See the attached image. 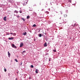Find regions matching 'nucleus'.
I'll list each match as a JSON object with an SVG mask.
<instances>
[{
    "label": "nucleus",
    "mask_w": 80,
    "mask_h": 80,
    "mask_svg": "<svg viewBox=\"0 0 80 80\" xmlns=\"http://www.w3.org/2000/svg\"><path fill=\"white\" fill-rule=\"evenodd\" d=\"M9 2H11V1H10Z\"/></svg>",
    "instance_id": "obj_41"
},
{
    "label": "nucleus",
    "mask_w": 80,
    "mask_h": 80,
    "mask_svg": "<svg viewBox=\"0 0 80 80\" xmlns=\"http://www.w3.org/2000/svg\"><path fill=\"white\" fill-rule=\"evenodd\" d=\"M29 8H30V7H29Z\"/></svg>",
    "instance_id": "obj_40"
},
{
    "label": "nucleus",
    "mask_w": 80,
    "mask_h": 80,
    "mask_svg": "<svg viewBox=\"0 0 80 80\" xmlns=\"http://www.w3.org/2000/svg\"><path fill=\"white\" fill-rule=\"evenodd\" d=\"M43 9H42L41 10H42V11H43Z\"/></svg>",
    "instance_id": "obj_39"
},
{
    "label": "nucleus",
    "mask_w": 80,
    "mask_h": 80,
    "mask_svg": "<svg viewBox=\"0 0 80 80\" xmlns=\"http://www.w3.org/2000/svg\"><path fill=\"white\" fill-rule=\"evenodd\" d=\"M8 39H9V40H13V39H14V38L13 37L9 38H8Z\"/></svg>",
    "instance_id": "obj_3"
},
{
    "label": "nucleus",
    "mask_w": 80,
    "mask_h": 80,
    "mask_svg": "<svg viewBox=\"0 0 80 80\" xmlns=\"http://www.w3.org/2000/svg\"><path fill=\"white\" fill-rule=\"evenodd\" d=\"M47 13H48H48H49V12H47Z\"/></svg>",
    "instance_id": "obj_34"
},
{
    "label": "nucleus",
    "mask_w": 80,
    "mask_h": 80,
    "mask_svg": "<svg viewBox=\"0 0 80 80\" xmlns=\"http://www.w3.org/2000/svg\"><path fill=\"white\" fill-rule=\"evenodd\" d=\"M53 52H57V51H56V50H53Z\"/></svg>",
    "instance_id": "obj_19"
},
{
    "label": "nucleus",
    "mask_w": 80,
    "mask_h": 80,
    "mask_svg": "<svg viewBox=\"0 0 80 80\" xmlns=\"http://www.w3.org/2000/svg\"><path fill=\"white\" fill-rule=\"evenodd\" d=\"M39 37H42V34H41V33L39 34Z\"/></svg>",
    "instance_id": "obj_11"
},
{
    "label": "nucleus",
    "mask_w": 80,
    "mask_h": 80,
    "mask_svg": "<svg viewBox=\"0 0 80 80\" xmlns=\"http://www.w3.org/2000/svg\"><path fill=\"white\" fill-rule=\"evenodd\" d=\"M75 24H74V26H75Z\"/></svg>",
    "instance_id": "obj_42"
},
{
    "label": "nucleus",
    "mask_w": 80,
    "mask_h": 80,
    "mask_svg": "<svg viewBox=\"0 0 80 80\" xmlns=\"http://www.w3.org/2000/svg\"><path fill=\"white\" fill-rule=\"evenodd\" d=\"M23 42H22L20 44V47H23Z\"/></svg>",
    "instance_id": "obj_1"
},
{
    "label": "nucleus",
    "mask_w": 80,
    "mask_h": 80,
    "mask_svg": "<svg viewBox=\"0 0 80 80\" xmlns=\"http://www.w3.org/2000/svg\"><path fill=\"white\" fill-rule=\"evenodd\" d=\"M26 52V51L25 50H24L22 52V53H25Z\"/></svg>",
    "instance_id": "obj_25"
},
{
    "label": "nucleus",
    "mask_w": 80,
    "mask_h": 80,
    "mask_svg": "<svg viewBox=\"0 0 80 80\" xmlns=\"http://www.w3.org/2000/svg\"><path fill=\"white\" fill-rule=\"evenodd\" d=\"M21 20H22L24 22L25 21V19L24 18H22Z\"/></svg>",
    "instance_id": "obj_13"
},
{
    "label": "nucleus",
    "mask_w": 80,
    "mask_h": 80,
    "mask_svg": "<svg viewBox=\"0 0 80 80\" xmlns=\"http://www.w3.org/2000/svg\"><path fill=\"white\" fill-rule=\"evenodd\" d=\"M19 12L20 13H22V12L21 11H20Z\"/></svg>",
    "instance_id": "obj_24"
},
{
    "label": "nucleus",
    "mask_w": 80,
    "mask_h": 80,
    "mask_svg": "<svg viewBox=\"0 0 80 80\" xmlns=\"http://www.w3.org/2000/svg\"><path fill=\"white\" fill-rule=\"evenodd\" d=\"M68 12V10H67V11H66V12H67H67Z\"/></svg>",
    "instance_id": "obj_38"
},
{
    "label": "nucleus",
    "mask_w": 80,
    "mask_h": 80,
    "mask_svg": "<svg viewBox=\"0 0 80 80\" xmlns=\"http://www.w3.org/2000/svg\"><path fill=\"white\" fill-rule=\"evenodd\" d=\"M59 19H61V17L59 18Z\"/></svg>",
    "instance_id": "obj_37"
},
{
    "label": "nucleus",
    "mask_w": 80,
    "mask_h": 80,
    "mask_svg": "<svg viewBox=\"0 0 80 80\" xmlns=\"http://www.w3.org/2000/svg\"><path fill=\"white\" fill-rule=\"evenodd\" d=\"M68 2H70V3H72V1H71V0H69L68 1Z\"/></svg>",
    "instance_id": "obj_21"
},
{
    "label": "nucleus",
    "mask_w": 80,
    "mask_h": 80,
    "mask_svg": "<svg viewBox=\"0 0 80 80\" xmlns=\"http://www.w3.org/2000/svg\"><path fill=\"white\" fill-rule=\"evenodd\" d=\"M4 72H7V69H4Z\"/></svg>",
    "instance_id": "obj_23"
},
{
    "label": "nucleus",
    "mask_w": 80,
    "mask_h": 80,
    "mask_svg": "<svg viewBox=\"0 0 80 80\" xmlns=\"http://www.w3.org/2000/svg\"><path fill=\"white\" fill-rule=\"evenodd\" d=\"M62 21L63 23H67L66 21H64V20L63 19L62 20Z\"/></svg>",
    "instance_id": "obj_5"
},
{
    "label": "nucleus",
    "mask_w": 80,
    "mask_h": 80,
    "mask_svg": "<svg viewBox=\"0 0 80 80\" xmlns=\"http://www.w3.org/2000/svg\"><path fill=\"white\" fill-rule=\"evenodd\" d=\"M13 35H16V33H13Z\"/></svg>",
    "instance_id": "obj_22"
},
{
    "label": "nucleus",
    "mask_w": 80,
    "mask_h": 80,
    "mask_svg": "<svg viewBox=\"0 0 80 80\" xmlns=\"http://www.w3.org/2000/svg\"><path fill=\"white\" fill-rule=\"evenodd\" d=\"M27 4V2H26V4H25V3H24L23 4V6H24V5H26Z\"/></svg>",
    "instance_id": "obj_12"
},
{
    "label": "nucleus",
    "mask_w": 80,
    "mask_h": 80,
    "mask_svg": "<svg viewBox=\"0 0 80 80\" xmlns=\"http://www.w3.org/2000/svg\"><path fill=\"white\" fill-rule=\"evenodd\" d=\"M31 68H33V65H31Z\"/></svg>",
    "instance_id": "obj_20"
},
{
    "label": "nucleus",
    "mask_w": 80,
    "mask_h": 80,
    "mask_svg": "<svg viewBox=\"0 0 80 80\" xmlns=\"http://www.w3.org/2000/svg\"><path fill=\"white\" fill-rule=\"evenodd\" d=\"M40 5H41V3H40Z\"/></svg>",
    "instance_id": "obj_36"
},
{
    "label": "nucleus",
    "mask_w": 80,
    "mask_h": 80,
    "mask_svg": "<svg viewBox=\"0 0 80 80\" xmlns=\"http://www.w3.org/2000/svg\"><path fill=\"white\" fill-rule=\"evenodd\" d=\"M8 55L9 58H10V54L9 53V52H8Z\"/></svg>",
    "instance_id": "obj_4"
},
{
    "label": "nucleus",
    "mask_w": 80,
    "mask_h": 80,
    "mask_svg": "<svg viewBox=\"0 0 80 80\" xmlns=\"http://www.w3.org/2000/svg\"><path fill=\"white\" fill-rule=\"evenodd\" d=\"M49 62H50L51 61V58H49Z\"/></svg>",
    "instance_id": "obj_29"
},
{
    "label": "nucleus",
    "mask_w": 80,
    "mask_h": 80,
    "mask_svg": "<svg viewBox=\"0 0 80 80\" xmlns=\"http://www.w3.org/2000/svg\"><path fill=\"white\" fill-rule=\"evenodd\" d=\"M8 77H10V73H8Z\"/></svg>",
    "instance_id": "obj_17"
},
{
    "label": "nucleus",
    "mask_w": 80,
    "mask_h": 80,
    "mask_svg": "<svg viewBox=\"0 0 80 80\" xmlns=\"http://www.w3.org/2000/svg\"><path fill=\"white\" fill-rule=\"evenodd\" d=\"M15 61H16V62H18V60H17V59H15Z\"/></svg>",
    "instance_id": "obj_18"
},
{
    "label": "nucleus",
    "mask_w": 80,
    "mask_h": 80,
    "mask_svg": "<svg viewBox=\"0 0 80 80\" xmlns=\"http://www.w3.org/2000/svg\"><path fill=\"white\" fill-rule=\"evenodd\" d=\"M38 69L36 70L35 72L36 73H38Z\"/></svg>",
    "instance_id": "obj_9"
},
{
    "label": "nucleus",
    "mask_w": 80,
    "mask_h": 80,
    "mask_svg": "<svg viewBox=\"0 0 80 80\" xmlns=\"http://www.w3.org/2000/svg\"><path fill=\"white\" fill-rule=\"evenodd\" d=\"M29 79H31V77H29Z\"/></svg>",
    "instance_id": "obj_33"
},
{
    "label": "nucleus",
    "mask_w": 80,
    "mask_h": 80,
    "mask_svg": "<svg viewBox=\"0 0 80 80\" xmlns=\"http://www.w3.org/2000/svg\"><path fill=\"white\" fill-rule=\"evenodd\" d=\"M33 27H36V25H35V24H34L33 25Z\"/></svg>",
    "instance_id": "obj_16"
},
{
    "label": "nucleus",
    "mask_w": 80,
    "mask_h": 80,
    "mask_svg": "<svg viewBox=\"0 0 80 80\" xmlns=\"http://www.w3.org/2000/svg\"><path fill=\"white\" fill-rule=\"evenodd\" d=\"M36 4H34V6H36Z\"/></svg>",
    "instance_id": "obj_35"
},
{
    "label": "nucleus",
    "mask_w": 80,
    "mask_h": 80,
    "mask_svg": "<svg viewBox=\"0 0 80 80\" xmlns=\"http://www.w3.org/2000/svg\"><path fill=\"white\" fill-rule=\"evenodd\" d=\"M17 5H20V2H17Z\"/></svg>",
    "instance_id": "obj_15"
},
{
    "label": "nucleus",
    "mask_w": 80,
    "mask_h": 80,
    "mask_svg": "<svg viewBox=\"0 0 80 80\" xmlns=\"http://www.w3.org/2000/svg\"><path fill=\"white\" fill-rule=\"evenodd\" d=\"M29 11H31L32 12V11H33V10H32V9H31V10L29 9Z\"/></svg>",
    "instance_id": "obj_28"
},
{
    "label": "nucleus",
    "mask_w": 80,
    "mask_h": 80,
    "mask_svg": "<svg viewBox=\"0 0 80 80\" xmlns=\"http://www.w3.org/2000/svg\"><path fill=\"white\" fill-rule=\"evenodd\" d=\"M20 65H22V62H21L20 64Z\"/></svg>",
    "instance_id": "obj_27"
},
{
    "label": "nucleus",
    "mask_w": 80,
    "mask_h": 80,
    "mask_svg": "<svg viewBox=\"0 0 80 80\" xmlns=\"http://www.w3.org/2000/svg\"><path fill=\"white\" fill-rule=\"evenodd\" d=\"M27 35V32H25L23 33V35H24V36H25Z\"/></svg>",
    "instance_id": "obj_8"
},
{
    "label": "nucleus",
    "mask_w": 80,
    "mask_h": 80,
    "mask_svg": "<svg viewBox=\"0 0 80 80\" xmlns=\"http://www.w3.org/2000/svg\"><path fill=\"white\" fill-rule=\"evenodd\" d=\"M14 13H18V12L17 10H15L14 11Z\"/></svg>",
    "instance_id": "obj_10"
},
{
    "label": "nucleus",
    "mask_w": 80,
    "mask_h": 80,
    "mask_svg": "<svg viewBox=\"0 0 80 80\" xmlns=\"http://www.w3.org/2000/svg\"><path fill=\"white\" fill-rule=\"evenodd\" d=\"M10 34H11V35H13V33H11Z\"/></svg>",
    "instance_id": "obj_32"
},
{
    "label": "nucleus",
    "mask_w": 80,
    "mask_h": 80,
    "mask_svg": "<svg viewBox=\"0 0 80 80\" xmlns=\"http://www.w3.org/2000/svg\"><path fill=\"white\" fill-rule=\"evenodd\" d=\"M67 15H64V17H67Z\"/></svg>",
    "instance_id": "obj_26"
},
{
    "label": "nucleus",
    "mask_w": 80,
    "mask_h": 80,
    "mask_svg": "<svg viewBox=\"0 0 80 80\" xmlns=\"http://www.w3.org/2000/svg\"><path fill=\"white\" fill-rule=\"evenodd\" d=\"M30 18V16H28L27 17V19H29V18Z\"/></svg>",
    "instance_id": "obj_14"
},
{
    "label": "nucleus",
    "mask_w": 80,
    "mask_h": 80,
    "mask_svg": "<svg viewBox=\"0 0 80 80\" xmlns=\"http://www.w3.org/2000/svg\"><path fill=\"white\" fill-rule=\"evenodd\" d=\"M60 13H61V15L62 14V12L60 11Z\"/></svg>",
    "instance_id": "obj_30"
},
{
    "label": "nucleus",
    "mask_w": 80,
    "mask_h": 80,
    "mask_svg": "<svg viewBox=\"0 0 80 80\" xmlns=\"http://www.w3.org/2000/svg\"><path fill=\"white\" fill-rule=\"evenodd\" d=\"M17 17H18V18H19V17H20V16H17Z\"/></svg>",
    "instance_id": "obj_31"
},
{
    "label": "nucleus",
    "mask_w": 80,
    "mask_h": 80,
    "mask_svg": "<svg viewBox=\"0 0 80 80\" xmlns=\"http://www.w3.org/2000/svg\"><path fill=\"white\" fill-rule=\"evenodd\" d=\"M16 80H17V78L16 79Z\"/></svg>",
    "instance_id": "obj_43"
},
{
    "label": "nucleus",
    "mask_w": 80,
    "mask_h": 80,
    "mask_svg": "<svg viewBox=\"0 0 80 80\" xmlns=\"http://www.w3.org/2000/svg\"><path fill=\"white\" fill-rule=\"evenodd\" d=\"M44 47H47V42H45V43H44Z\"/></svg>",
    "instance_id": "obj_7"
},
{
    "label": "nucleus",
    "mask_w": 80,
    "mask_h": 80,
    "mask_svg": "<svg viewBox=\"0 0 80 80\" xmlns=\"http://www.w3.org/2000/svg\"><path fill=\"white\" fill-rule=\"evenodd\" d=\"M12 47H13V48H17V47H16V46H15L14 44H12Z\"/></svg>",
    "instance_id": "obj_2"
},
{
    "label": "nucleus",
    "mask_w": 80,
    "mask_h": 80,
    "mask_svg": "<svg viewBox=\"0 0 80 80\" xmlns=\"http://www.w3.org/2000/svg\"><path fill=\"white\" fill-rule=\"evenodd\" d=\"M3 20H4V21H7V17H5L3 18Z\"/></svg>",
    "instance_id": "obj_6"
}]
</instances>
